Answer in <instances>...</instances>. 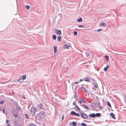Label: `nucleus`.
<instances>
[{"instance_id": "423d86ee", "label": "nucleus", "mask_w": 126, "mask_h": 126, "mask_svg": "<svg viewBox=\"0 0 126 126\" xmlns=\"http://www.w3.org/2000/svg\"><path fill=\"white\" fill-rule=\"evenodd\" d=\"M70 47V46L69 45L68 46L66 44H65L63 46V48H66L67 49H68L69 48V47Z\"/></svg>"}, {"instance_id": "7c9ffc66", "label": "nucleus", "mask_w": 126, "mask_h": 126, "mask_svg": "<svg viewBox=\"0 0 126 126\" xmlns=\"http://www.w3.org/2000/svg\"><path fill=\"white\" fill-rule=\"evenodd\" d=\"M4 102V101H0V104H3Z\"/></svg>"}, {"instance_id": "b1692460", "label": "nucleus", "mask_w": 126, "mask_h": 126, "mask_svg": "<svg viewBox=\"0 0 126 126\" xmlns=\"http://www.w3.org/2000/svg\"><path fill=\"white\" fill-rule=\"evenodd\" d=\"M61 37L60 36H59L58 37V39L59 40V41L60 42L61 41Z\"/></svg>"}, {"instance_id": "f3484780", "label": "nucleus", "mask_w": 126, "mask_h": 126, "mask_svg": "<svg viewBox=\"0 0 126 126\" xmlns=\"http://www.w3.org/2000/svg\"><path fill=\"white\" fill-rule=\"evenodd\" d=\"M54 51L55 52H56L57 50V47L56 46H54Z\"/></svg>"}, {"instance_id": "49530a36", "label": "nucleus", "mask_w": 126, "mask_h": 126, "mask_svg": "<svg viewBox=\"0 0 126 126\" xmlns=\"http://www.w3.org/2000/svg\"><path fill=\"white\" fill-rule=\"evenodd\" d=\"M93 104H94V103L92 104H91V106H92H92H93Z\"/></svg>"}, {"instance_id": "bb28decb", "label": "nucleus", "mask_w": 126, "mask_h": 126, "mask_svg": "<svg viewBox=\"0 0 126 126\" xmlns=\"http://www.w3.org/2000/svg\"><path fill=\"white\" fill-rule=\"evenodd\" d=\"M81 124V125L82 126H87L86 125L83 123H82Z\"/></svg>"}, {"instance_id": "393cba45", "label": "nucleus", "mask_w": 126, "mask_h": 126, "mask_svg": "<svg viewBox=\"0 0 126 126\" xmlns=\"http://www.w3.org/2000/svg\"><path fill=\"white\" fill-rule=\"evenodd\" d=\"M95 116L99 117L100 116V114L99 113H97L96 114H95Z\"/></svg>"}, {"instance_id": "0eeeda50", "label": "nucleus", "mask_w": 126, "mask_h": 126, "mask_svg": "<svg viewBox=\"0 0 126 126\" xmlns=\"http://www.w3.org/2000/svg\"><path fill=\"white\" fill-rule=\"evenodd\" d=\"M107 26L106 24H105L104 22H103L101 23H100L99 25L100 27H101L102 26H103L104 27H105Z\"/></svg>"}, {"instance_id": "aec40b11", "label": "nucleus", "mask_w": 126, "mask_h": 126, "mask_svg": "<svg viewBox=\"0 0 126 126\" xmlns=\"http://www.w3.org/2000/svg\"><path fill=\"white\" fill-rule=\"evenodd\" d=\"M105 58L106 60L108 61L109 59V56L108 55H106L105 56Z\"/></svg>"}, {"instance_id": "412c9836", "label": "nucleus", "mask_w": 126, "mask_h": 126, "mask_svg": "<svg viewBox=\"0 0 126 126\" xmlns=\"http://www.w3.org/2000/svg\"><path fill=\"white\" fill-rule=\"evenodd\" d=\"M72 125L73 126H76V123L74 122H72Z\"/></svg>"}, {"instance_id": "20e7f679", "label": "nucleus", "mask_w": 126, "mask_h": 126, "mask_svg": "<svg viewBox=\"0 0 126 126\" xmlns=\"http://www.w3.org/2000/svg\"><path fill=\"white\" fill-rule=\"evenodd\" d=\"M81 117L85 119H87L88 118L87 115L84 113H80Z\"/></svg>"}, {"instance_id": "f8f14e48", "label": "nucleus", "mask_w": 126, "mask_h": 126, "mask_svg": "<svg viewBox=\"0 0 126 126\" xmlns=\"http://www.w3.org/2000/svg\"><path fill=\"white\" fill-rule=\"evenodd\" d=\"M110 116L112 117L113 118L115 119V115L113 114V113H110Z\"/></svg>"}, {"instance_id": "4be33fe9", "label": "nucleus", "mask_w": 126, "mask_h": 126, "mask_svg": "<svg viewBox=\"0 0 126 126\" xmlns=\"http://www.w3.org/2000/svg\"><path fill=\"white\" fill-rule=\"evenodd\" d=\"M52 37H53V39L54 40H55L56 38V36L55 35H53V36H52Z\"/></svg>"}, {"instance_id": "cd10ccee", "label": "nucleus", "mask_w": 126, "mask_h": 126, "mask_svg": "<svg viewBox=\"0 0 126 126\" xmlns=\"http://www.w3.org/2000/svg\"><path fill=\"white\" fill-rule=\"evenodd\" d=\"M25 6L27 10H28L30 8V6L29 5H26Z\"/></svg>"}, {"instance_id": "473e14b6", "label": "nucleus", "mask_w": 126, "mask_h": 126, "mask_svg": "<svg viewBox=\"0 0 126 126\" xmlns=\"http://www.w3.org/2000/svg\"><path fill=\"white\" fill-rule=\"evenodd\" d=\"M102 29H98L97 30V31L98 32H100V31H102Z\"/></svg>"}, {"instance_id": "7ed1b4c3", "label": "nucleus", "mask_w": 126, "mask_h": 126, "mask_svg": "<svg viewBox=\"0 0 126 126\" xmlns=\"http://www.w3.org/2000/svg\"><path fill=\"white\" fill-rule=\"evenodd\" d=\"M70 114L72 115H74L77 116H79L80 115L78 113H76L75 111H72L71 112Z\"/></svg>"}, {"instance_id": "6e6552de", "label": "nucleus", "mask_w": 126, "mask_h": 126, "mask_svg": "<svg viewBox=\"0 0 126 126\" xmlns=\"http://www.w3.org/2000/svg\"><path fill=\"white\" fill-rule=\"evenodd\" d=\"M89 116L90 117L94 118L95 117V114L92 113L89 114Z\"/></svg>"}, {"instance_id": "ddd939ff", "label": "nucleus", "mask_w": 126, "mask_h": 126, "mask_svg": "<svg viewBox=\"0 0 126 126\" xmlns=\"http://www.w3.org/2000/svg\"><path fill=\"white\" fill-rule=\"evenodd\" d=\"M98 105L99 107V108L101 110H102L103 109L102 107L100 105V103L99 102L98 103Z\"/></svg>"}, {"instance_id": "a211bd4d", "label": "nucleus", "mask_w": 126, "mask_h": 126, "mask_svg": "<svg viewBox=\"0 0 126 126\" xmlns=\"http://www.w3.org/2000/svg\"><path fill=\"white\" fill-rule=\"evenodd\" d=\"M77 20L78 22H81L82 21V18L81 17H80Z\"/></svg>"}, {"instance_id": "c756f323", "label": "nucleus", "mask_w": 126, "mask_h": 126, "mask_svg": "<svg viewBox=\"0 0 126 126\" xmlns=\"http://www.w3.org/2000/svg\"><path fill=\"white\" fill-rule=\"evenodd\" d=\"M30 126H36L35 125L32 124H30Z\"/></svg>"}, {"instance_id": "c9c22d12", "label": "nucleus", "mask_w": 126, "mask_h": 126, "mask_svg": "<svg viewBox=\"0 0 126 126\" xmlns=\"http://www.w3.org/2000/svg\"><path fill=\"white\" fill-rule=\"evenodd\" d=\"M64 118V116H63L62 117L61 119H62V121L63 120Z\"/></svg>"}, {"instance_id": "6ab92c4d", "label": "nucleus", "mask_w": 126, "mask_h": 126, "mask_svg": "<svg viewBox=\"0 0 126 126\" xmlns=\"http://www.w3.org/2000/svg\"><path fill=\"white\" fill-rule=\"evenodd\" d=\"M26 78V75H23L22 77V79L23 80L25 79Z\"/></svg>"}, {"instance_id": "9b49d317", "label": "nucleus", "mask_w": 126, "mask_h": 126, "mask_svg": "<svg viewBox=\"0 0 126 126\" xmlns=\"http://www.w3.org/2000/svg\"><path fill=\"white\" fill-rule=\"evenodd\" d=\"M16 109L18 111H19L21 109L20 107L18 105L16 106Z\"/></svg>"}, {"instance_id": "f704fd0d", "label": "nucleus", "mask_w": 126, "mask_h": 126, "mask_svg": "<svg viewBox=\"0 0 126 126\" xmlns=\"http://www.w3.org/2000/svg\"><path fill=\"white\" fill-rule=\"evenodd\" d=\"M79 27L80 28H83L84 27V26L83 25H79Z\"/></svg>"}, {"instance_id": "dca6fc26", "label": "nucleus", "mask_w": 126, "mask_h": 126, "mask_svg": "<svg viewBox=\"0 0 126 126\" xmlns=\"http://www.w3.org/2000/svg\"><path fill=\"white\" fill-rule=\"evenodd\" d=\"M81 90L84 92H87L86 90L84 88V87H81Z\"/></svg>"}, {"instance_id": "a878e982", "label": "nucleus", "mask_w": 126, "mask_h": 126, "mask_svg": "<svg viewBox=\"0 0 126 126\" xmlns=\"http://www.w3.org/2000/svg\"><path fill=\"white\" fill-rule=\"evenodd\" d=\"M43 105L41 104H40L39 105V107L40 108H41L43 107Z\"/></svg>"}, {"instance_id": "4468645a", "label": "nucleus", "mask_w": 126, "mask_h": 126, "mask_svg": "<svg viewBox=\"0 0 126 126\" xmlns=\"http://www.w3.org/2000/svg\"><path fill=\"white\" fill-rule=\"evenodd\" d=\"M84 79V80L87 82H89L90 81V79L87 77L85 78Z\"/></svg>"}, {"instance_id": "c85d7f7f", "label": "nucleus", "mask_w": 126, "mask_h": 126, "mask_svg": "<svg viewBox=\"0 0 126 126\" xmlns=\"http://www.w3.org/2000/svg\"><path fill=\"white\" fill-rule=\"evenodd\" d=\"M84 107L86 109H88V107L87 105H85Z\"/></svg>"}, {"instance_id": "ea45409f", "label": "nucleus", "mask_w": 126, "mask_h": 126, "mask_svg": "<svg viewBox=\"0 0 126 126\" xmlns=\"http://www.w3.org/2000/svg\"><path fill=\"white\" fill-rule=\"evenodd\" d=\"M79 102L80 104L82 103V102L81 101H79Z\"/></svg>"}, {"instance_id": "58836bf2", "label": "nucleus", "mask_w": 126, "mask_h": 126, "mask_svg": "<svg viewBox=\"0 0 126 126\" xmlns=\"http://www.w3.org/2000/svg\"><path fill=\"white\" fill-rule=\"evenodd\" d=\"M9 122V121L8 120H6V123H8Z\"/></svg>"}, {"instance_id": "2f4dec72", "label": "nucleus", "mask_w": 126, "mask_h": 126, "mask_svg": "<svg viewBox=\"0 0 126 126\" xmlns=\"http://www.w3.org/2000/svg\"><path fill=\"white\" fill-rule=\"evenodd\" d=\"M77 32L75 31L73 33L75 35H77Z\"/></svg>"}, {"instance_id": "2eb2a0df", "label": "nucleus", "mask_w": 126, "mask_h": 126, "mask_svg": "<svg viewBox=\"0 0 126 126\" xmlns=\"http://www.w3.org/2000/svg\"><path fill=\"white\" fill-rule=\"evenodd\" d=\"M107 105L108 106L110 107V108H111V105L110 104V102H108V101H107Z\"/></svg>"}, {"instance_id": "5701e85b", "label": "nucleus", "mask_w": 126, "mask_h": 126, "mask_svg": "<svg viewBox=\"0 0 126 126\" xmlns=\"http://www.w3.org/2000/svg\"><path fill=\"white\" fill-rule=\"evenodd\" d=\"M22 79H18V81L19 82H22L23 81V80Z\"/></svg>"}, {"instance_id": "4c0bfd02", "label": "nucleus", "mask_w": 126, "mask_h": 126, "mask_svg": "<svg viewBox=\"0 0 126 126\" xmlns=\"http://www.w3.org/2000/svg\"><path fill=\"white\" fill-rule=\"evenodd\" d=\"M81 100L83 102H85V103H86V102L85 101V100H84L83 99H81Z\"/></svg>"}, {"instance_id": "1a4fd4ad", "label": "nucleus", "mask_w": 126, "mask_h": 126, "mask_svg": "<svg viewBox=\"0 0 126 126\" xmlns=\"http://www.w3.org/2000/svg\"><path fill=\"white\" fill-rule=\"evenodd\" d=\"M109 66L108 65H107L106 67L104 68V70L105 71H106L107 70L109 69Z\"/></svg>"}, {"instance_id": "c03bdc74", "label": "nucleus", "mask_w": 126, "mask_h": 126, "mask_svg": "<svg viewBox=\"0 0 126 126\" xmlns=\"http://www.w3.org/2000/svg\"><path fill=\"white\" fill-rule=\"evenodd\" d=\"M78 83V82H75V84H77V83Z\"/></svg>"}, {"instance_id": "f03ea898", "label": "nucleus", "mask_w": 126, "mask_h": 126, "mask_svg": "<svg viewBox=\"0 0 126 126\" xmlns=\"http://www.w3.org/2000/svg\"><path fill=\"white\" fill-rule=\"evenodd\" d=\"M36 111V109L34 108H32L30 109V113L32 115H34Z\"/></svg>"}, {"instance_id": "79ce46f5", "label": "nucleus", "mask_w": 126, "mask_h": 126, "mask_svg": "<svg viewBox=\"0 0 126 126\" xmlns=\"http://www.w3.org/2000/svg\"><path fill=\"white\" fill-rule=\"evenodd\" d=\"M7 126H10V124H8L7 125Z\"/></svg>"}, {"instance_id": "72a5a7b5", "label": "nucleus", "mask_w": 126, "mask_h": 126, "mask_svg": "<svg viewBox=\"0 0 126 126\" xmlns=\"http://www.w3.org/2000/svg\"><path fill=\"white\" fill-rule=\"evenodd\" d=\"M25 116L26 117V118H28V114H25Z\"/></svg>"}, {"instance_id": "39448f33", "label": "nucleus", "mask_w": 126, "mask_h": 126, "mask_svg": "<svg viewBox=\"0 0 126 126\" xmlns=\"http://www.w3.org/2000/svg\"><path fill=\"white\" fill-rule=\"evenodd\" d=\"M56 31L55 32L57 34L60 35L61 34V32L60 30H58L56 29Z\"/></svg>"}, {"instance_id": "a18cd8bd", "label": "nucleus", "mask_w": 126, "mask_h": 126, "mask_svg": "<svg viewBox=\"0 0 126 126\" xmlns=\"http://www.w3.org/2000/svg\"><path fill=\"white\" fill-rule=\"evenodd\" d=\"M82 81V79H80V81L81 82Z\"/></svg>"}, {"instance_id": "37998d69", "label": "nucleus", "mask_w": 126, "mask_h": 126, "mask_svg": "<svg viewBox=\"0 0 126 126\" xmlns=\"http://www.w3.org/2000/svg\"><path fill=\"white\" fill-rule=\"evenodd\" d=\"M94 86L95 88H97V85H94Z\"/></svg>"}, {"instance_id": "9d476101", "label": "nucleus", "mask_w": 126, "mask_h": 126, "mask_svg": "<svg viewBox=\"0 0 126 126\" xmlns=\"http://www.w3.org/2000/svg\"><path fill=\"white\" fill-rule=\"evenodd\" d=\"M73 105H75V107H76L77 108L78 110H80V108L78 107V106L76 105H75V102L74 101L73 103Z\"/></svg>"}, {"instance_id": "f257e3e1", "label": "nucleus", "mask_w": 126, "mask_h": 126, "mask_svg": "<svg viewBox=\"0 0 126 126\" xmlns=\"http://www.w3.org/2000/svg\"><path fill=\"white\" fill-rule=\"evenodd\" d=\"M45 116V113L43 111H41L38 113L37 115V117L39 120L42 119Z\"/></svg>"}, {"instance_id": "a19ab883", "label": "nucleus", "mask_w": 126, "mask_h": 126, "mask_svg": "<svg viewBox=\"0 0 126 126\" xmlns=\"http://www.w3.org/2000/svg\"><path fill=\"white\" fill-rule=\"evenodd\" d=\"M3 112L4 113L5 112V110H4V109H3Z\"/></svg>"}, {"instance_id": "e433bc0d", "label": "nucleus", "mask_w": 126, "mask_h": 126, "mask_svg": "<svg viewBox=\"0 0 126 126\" xmlns=\"http://www.w3.org/2000/svg\"><path fill=\"white\" fill-rule=\"evenodd\" d=\"M14 114L15 117H17V113L16 114Z\"/></svg>"}]
</instances>
